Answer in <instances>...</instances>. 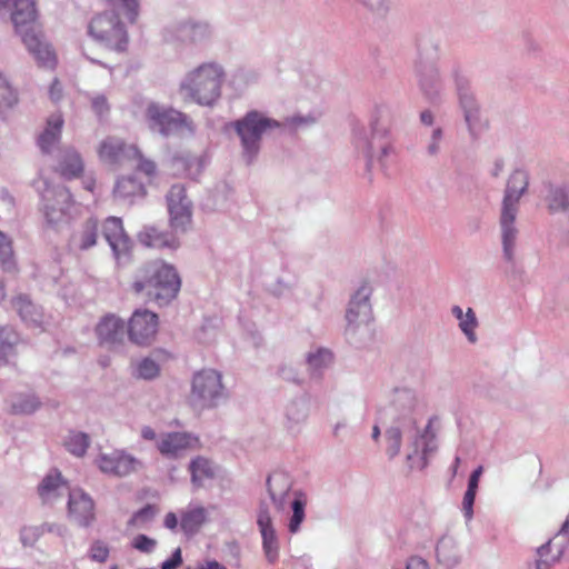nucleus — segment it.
I'll use <instances>...</instances> for the list:
<instances>
[{
	"instance_id": "f257e3e1",
	"label": "nucleus",
	"mask_w": 569,
	"mask_h": 569,
	"mask_svg": "<svg viewBox=\"0 0 569 569\" xmlns=\"http://www.w3.org/2000/svg\"><path fill=\"white\" fill-rule=\"evenodd\" d=\"M180 288L181 279L177 269L162 260H154L140 267L131 282L134 295L159 307L173 301Z\"/></svg>"
},
{
	"instance_id": "f03ea898",
	"label": "nucleus",
	"mask_w": 569,
	"mask_h": 569,
	"mask_svg": "<svg viewBox=\"0 0 569 569\" xmlns=\"http://www.w3.org/2000/svg\"><path fill=\"white\" fill-rule=\"evenodd\" d=\"M222 69L216 63H203L192 70L180 86L181 93L202 106H211L220 97Z\"/></svg>"
},
{
	"instance_id": "7ed1b4c3",
	"label": "nucleus",
	"mask_w": 569,
	"mask_h": 569,
	"mask_svg": "<svg viewBox=\"0 0 569 569\" xmlns=\"http://www.w3.org/2000/svg\"><path fill=\"white\" fill-rule=\"evenodd\" d=\"M527 187L528 177L523 171L517 170L510 176L502 202V212L500 218L503 251L508 260L512 259V249L517 234V230L513 227L517 214V204Z\"/></svg>"
},
{
	"instance_id": "20e7f679",
	"label": "nucleus",
	"mask_w": 569,
	"mask_h": 569,
	"mask_svg": "<svg viewBox=\"0 0 569 569\" xmlns=\"http://www.w3.org/2000/svg\"><path fill=\"white\" fill-rule=\"evenodd\" d=\"M278 121L258 111H250L243 118L233 122V128L240 138L242 158L250 164L260 151V141L267 130L278 128Z\"/></svg>"
},
{
	"instance_id": "39448f33",
	"label": "nucleus",
	"mask_w": 569,
	"mask_h": 569,
	"mask_svg": "<svg viewBox=\"0 0 569 569\" xmlns=\"http://www.w3.org/2000/svg\"><path fill=\"white\" fill-rule=\"evenodd\" d=\"M267 485L270 497L278 509H283L287 500H290L292 516L289 521V531L291 533L298 532L306 516V496L297 491L291 492L288 478L281 473L270 476L267 480Z\"/></svg>"
},
{
	"instance_id": "423d86ee",
	"label": "nucleus",
	"mask_w": 569,
	"mask_h": 569,
	"mask_svg": "<svg viewBox=\"0 0 569 569\" xmlns=\"http://www.w3.org/2000/svg\"><path fill=\"white\" fill-rule=\"evenodd\" d=\"M144 116L150 130L163 136L193 132V124L189 117L173 108H164L151 102L147 106Z\"/></svg>"
},
{
	"instance_id": "0eeeda50",
	"label": "nucleus",
	"mask_w": 569,
	"mask_h": 569,
	"mask_svg": "<svg viewBox=\"0 0 569 569\" xmlns=\"http://www.w3.org/2000/svg\"><path fill=\"white\" fill-rule=\"evenodd\" d=\"M89 34L108 48L122 51L128 43V34L119 16L103 12L94 16L88 27Z\"/></svg>"
},
{
	"instance_id": "6e6552de",
	"label": "nucleus",
	"mask_w": 569,
	"mask_h": 569,
	"mask_svg": "<svg viewBox=\"0 0 569 569\" xmlns=\"http://www.w3.org/2000/svg\"><path fill=\"white\" fill-rule=\"evenodd\" d=\"M169 224L173 231H186L192 221V202L187 196L186 187L172 184L166 196Z\"/></svg>"
},
{
	"instance_id": "1a4fd4ad",
	"label": "nucleus",
	"mask_w": 569,
	"mask_h": 569,
	"mask_svg": "<svg viewBox=\"0 0 569 569\" xmlns=\"http://www.w3.org/2000/svg\"><path fill=\"white\" fill-rule=\"evenodd\" d=\"M222 395V378L218 371L203 369L194 375L191 396L201 407H213Z\"/></svg>"
},
{
	"instance_id": "9d476101",
	"label": "nucleus",
	"mask_w": 569,
	"mask_h": 569,
	"mask_svg": "<svg viewBox=\"0 0 569 569\" xmlns=\"http://www.w3.org/2000/svg\"><path fill=\"white\" fill-rule=\"evenodd\" d=\"M42 202L46 221L49 226L54 227L69 218L73 197L64 187L47 189L42 194Z\"/></svg>"
},
{
	"instance_id": "9b49d317",
	"label": "nucleus",
	"mask_w": 569,
	"mask_h": 569,
	"mask_svg": "<svg viewBox=\"0 0 569 569\" xmlns=\"http://www.w3.org/2000/svg\"><path fill=\"white\" fill-rule=\"evenodd\" d=\"M158 315L147 310L137 309L128 321V337L139 346H149L158 332Z\"/></svg>"
},
{
	"instance_id": "f8f14e48",
	"label": "nucleus",
	"mask_w": 569,
	"mask_h": 569,
	"mask_svg": "<svg viewBox=\"0 0 569 569\" xmlns=\"http://www.w3.org/2000/svg\"><path fill=\"white\" fill-rule=\"evenodd\" d=\"M97 153L102 163L118 168L138 156V146L118 137H107L99 143Z\"/></svg>"
},
{
	"instance_id": "ddd939ff",
	"label": "nucleus",
	"mask_w": 569,
	"mask_h": 569,
	"mask_svg": "<svg viewBox=\"0 0 569 569\" xmlns=\"http://www.w3.org/2000/svg\"><path fill=\"white\" fill-rule=\"evenodd\" d=\"M22 41L40 67L47 69L56 68L57 54L52 47L43 39L42 34L37 33L32 29H28L22 34Z\"/></svg>"
},
{
	"instance_id": "4468645a",
	"label": "nucleus",
	"mask_w": 569,
	"mask_h": 569,
	"mask_svg": "<svg viewBox=\"0 0 569 569\" xmlns=\"http://www.w3.org/2000/svg\"><path fill=\"white\" fill-rule=\"evenodd\" d=\"M199 439L187 432H168L161 436L157 448L162 456L177 458L187 450L199 448Z\"/></svg>"
},
{
	"instance_id": "2eb2a0df",
	"label": "nucleus",
	"mask_w": 569,
	"mask_h": 569,
	"mask_svg": "<svg viewBox=\"0 0 569 569\" xmlns=\"http://www.w3.org/2000/svg\"><path fill=\"white\" fill-rule=\"evenodd\" d=\"M99 469L113 476H128L140 467V461L123 451L101 455L98 459Z\"/></svg>"
},
{
	"instance_id": "dca6fc26",
	"label": "nucleus",
	"mask_w": 569,
	"mask_h": 569,
	"mask_svg": "<svg viewBox=\"0 0 569 569\" xmlns=\"http://www.w3.org/2000/svg\"><path fill=\"white\" fill-rule=\"evenodd\" d=\"M68 512L79 526L88 527L96 518L94 502L83 491L74 490L69 495Z\"/></svg>"
},
{
	"instance_id": "f3484780",
	"label": "nucleus",
	"mask_w": 569,
	"mask_h": 569,
	"mask_svg": "<svg viewBox=\"0 0 569 569\" xmlns=\"http://www.w3.org/2000/svg\"><path fill=\"white\" fill-rule=\"evenodd\" d=\"M56 173L66 180H74L82 177L84 161L81 154L72 147L60 150L53 167Z\"/></svg>"
},
{
	"instance_id": "a211bd4d",
	"label": "nucleus",
	"mask_w": 569,
	"mask_h": 569,
	"mask_svg": "<svg viewBox=\"0 0 569 569\" xmlns=\"http://www.w3.org/2000/svg\"><path fill=\"white\" fill-rule=\"evenodd\" d=\"M102 234L117 257L130 250L131 241L120 218L108 217L102 223Z\"/></svg>"
},
{
	"instance_id": "6ab92c4d",
	"label": "nucleus",
	"mask_w": 569,
	"mask_h": 569,
	"mask_svg": "<svg viewBox=\"0 0 569 569\" xmlns=\"http://www.w3.org/2000/svg\"><path fill=\"white\" fill-rule=\"evenodd\" d=\"M371 289L363 284L361 286L356 295L352 297L349 308L347 310V321L349 325H361L368 323L371 319V306L369 303V297Z\"/></svg>"
},
{
	"instance_id": "aec40b11",
	"label": "nucleus",
	"mask_w": 569,
	"mask_h": 569,
	"mask_svg": "<svg viewBox=\"0 0 569 569\" xmlns=\"http://www.w3.org/2000/svg\"><path fill=\"white\" fill-rule=\"evenodd\" d=\"M257 523L262 536V545L266 557L269 562L273 563L278 558V539L272 519L267 508L261 507L258 513Z\"/></svg>"
},
{
	"instance_id": "412c9836",
	"label": "nucleus",
	"mask_w": 569,
	"mask_h": 569,
	"mask_svg": "<svg viewBox=\"0 0 569 569\" xmlns=\"http://www.w3.org/2000/svg\"><path fill=\"white\" fill-rule=\"evenodd\" d=\"M99 238V222L91 217L84 220L70 238V247L74 250H88L97 244Z\"/></svg>"
},
{
	"instance_id": "4be33fe9",
	"label": "nucleus",
	"mask_w": 569,
	"mask_h": 569,
	"mask_svg": "<svg viewBox=\"0 0 569 569\" xmlns=\"http://www.w3.org/2000/svg\"><path fill=\"white\" fill-rule=\"evenodd\" d=\"M124 325L114 316L107 315L97 325L96 332L101 345L112 346L122 340Z\"/></svg>"
},
{
	"instance_id": "5701e85b",
	"label": "nucleus",
	"mask_w": 569,
	"mask_h": 569,
	"mask_svg": "<svg viewBox=\"0 0 569 569\" xmlns=\"http://www.w3.org/2000/svg\"><path fill=\"white\" fill-rule=\"evenodd\" d=\"M63 127V119L60 113L51 114L47 120L43 132L38 138V146L43 153H50L59 142Z\"/></svg>"
},
{
	"instance_id": "b1692460",
	"label": "nucleus",
	"mask_w": 569,
	"mask_h": 569,
	"mask_svg": "<svg viewBox=\"0 0 569 569\" xmlns=\"http://www.w3.org/2000/svg\"><path fill=\"white\" fill-rule=\"evenodd\" d=\"M138 238L144 247L154 249L177 248L179 244L172 233L160 231L156 227H146Z\"/></svg>"
},
{
	"instance_id": "393cba45",
	"label": "nucleus",
	"mask_w": 569,
	"mask_h": 569,
	"mask_svg": "<svg viewBox=\"0 0 569 569\" xmlns=\"http://www.w3.org/2000/svg\"><path fill=\"white\" fill-rule=\"evenodd\" d=\"M207 520L208 515L204 507L190 505L180 515V528L186 535L192 536L201 529Z\"/></svg>"
},
{
	"instance_id": "a878e982",
	"label": "nucleus",
	"mask_w": 569,
	"mask_h": 569,
	"mask_svg": "<svg viewBox=\"0 0 569 569\" xmlns=\"http://www.w3.org/2000/svg\"><path fill=\"white\" fill-rule=\"evenodd\" d=\"M37 18V10L32 0H13V11L11 19L19 32L24 26L33 23Z\"/></svg>"
},
{
	"instance_id": "bb28decb",
	"label": "nucleus",
	"mask_w": 569,
	"mask_h": 569,
	"mask_svg": "<svg viewBox=\"0 0 569 569\" xmlns=\"http://www.w3.org/2000/svg\"><path fill=\"white\" fill-rule=\"evenodd\" d=\"M144 193V186L131 176L119 178L113 188V196L119 199H129Z\"/></svg>"
},
{
	"instance_id": "cd10ccee",
	"label": "nucleus",
	"mask_w": 569,
	"mask_h": 569,
	"mask_svg": "<svg viewBox=\"0 0 569 569\" xmlns=\"http://www.w3.org/2000/svg\"><path fill=\"white\" fill-rule=\"evenodd\" d=\"M191 481L194 486L201 487L203 481L214 476V469L210 460L197 457L190 463Z\"/></svg>"
},
{
	"instance_id": "c85d7f7f",
	"label": "nucleus",
	"mask_w": 569,
	"mask_h": 569,
	"mask_svg": "<svg viewBox=\"0 0 569 569\" xmlns=\"http://www.w3.org/2000/svg\"><path fill=\"white\" fill-rule=\"evenodd\" d=\"M64 487V481L59 472L48 475L38 488L39 496L43 502L50 501L59 495V490Z\"/></svg>"
},
{
	"instance_id": "c756f323",
	"label": "nucleus",
	"mask_w": 569,
	"mask_h": 569,
	"mask_svg": "<svg viewBox=\"0 0 569 569\" xmlns=\"http://www.w3.org/2000/svg\"><path fill=\"white\" fill-rule=\"evenodd\" d=\"M40 407V401L34 395L19 393L10 403L9 412L12 415H30Z\"/></svg>"
},
{
	"instance_id": "7c9ffc66",
	"label": "nucleus",
	"mask_w": 569,
	"mask_h": 569,
	"mask_svg": "<svg viewBox=\"0 0 569 569\" xmlns=\"http://www.w3.org/2000/svg\"><path fill=\"white\" fill-rule=\"evenodd\" d=\"M563 553L562 547H557L553 550L552 540L548 541L546 545L541 546L538 549V559L536 560L537 569H550L553 563H556Z\"/></svg>"
},
{
	"instance_id": "2f4dec72",
	"label": "nucleus",
	"mask_w": 569,
	"mask_h": 569,
	"mask_svg": "<svg viewBox=\"0 0 569 569\" xmlns=\"http://www.w3.org/2000/svg\"><path fill=\"white\" fill-rule=\"evenodd\" d=\"M436 553L438 561L446 567H452L458 562L457 549L450 538H442L438 541Z\"/></svg>"
},
{
	"instance_id": "473e14b6",
	"label": "nucleus",
	"mask_w": 569,
	"mask_h": 569,
	"mask_svg": "<svg viewBox=\"0 0 569 569\" xmlns=\"http://www.w3.org/2000/svg\"><path fill=\"white\" fill-rule=\"evenodd\" d=\"M452 313L459 319V327L462 332L467 336L470 342L476 341L475 329L477 327V319L475 312L471 308H468L466 315L463 316L462 309L458 306L452 308Z\"/></svg>"
},
{
	"instance_id": "72a5a7b5",
	"label": "nucleus",
	"mask_w": 569,
	"mask_h": 569,
	"mask_svg": "<svg viewBox=\"0 0 569 569\" xmlns=\"http://www.w3.org/2000/svg\"><path fill=\"white\" fill-rule=\"evenodd\" d=\"M0 263L4 271H14L16 261L11 239L0 231Z\"/></svg>"
},
{
	"instance_id": "f704fd0d",
	"label": "nucleus",
	"mask_w": 569,
	"mask_h": 569,
	"mask_svg": "<svg viewBox=\"0 0 569 569\" xmlns=\"http://www.w3.org/2000/svg\"><path fill=\"white\" fill-rule=\"evenodd\" d=\"M18 103V92L9 80L0 74V111L8 110Z\"/></svg>"
},
{
	"instance_id": "c9c22d12",
	"label": "nucleus",
	"mask_w": 569,
	"mask_h": 569,
	"mask_svg": "<svg viewBox=\"0 0 569 569\" xmlns=\"http://www.w3.org/2000/svg\"><path fill=\"white\" fill-rule=\"evenodd\" d=\"M64 446L69 452L81 457L89 447V437L82 432H71L64 441Z\"/></svg>"
},
{
	"instance_id": "e433bc0d",
	"label": "nucleus",
	"mask_w": 569,
	"mask_h": 569,
	"mask_svg": "<svg viewBox=\"0 0 569 569\" xmlns=\"http://www.w3.org/2000/svg\"><path fill=\"white\" fill-rule=\"evenodd\" d=\"M156 508L151 505L143 507L138 510L128 521L129 528H140L152 520L156 515Z\"/></svg>"
},
{
	"instance_id": "4c0bfd02",
	"label": "nucleus",
	"mask_w": 569,
	"mask_h": 569,
	"mask_svg": "<svg viewBox=\"0 0 569 569\" xmlns=\"http://www.w3.org/2000/svg\"><path fill=\"white\" fill-rule=\"evenodd\" d=\"M130 163H134L136 170L144 173L148 177H153L157 172L156 162L149 158H146L139 148L138 156L132 157Z\"/></svg>"
},
{
	"instance_id": "58836bf2",
	"label": "nucleus",
	"mask_w": 569,
	"mask_h": 569,
	"mask_svg": "<svg viewBox=\"0 0 569 569\" xmlns=\"http://www.w3.org/2000/svg\"><path fill=\"white\" fill-rule=\"evenodd\" d=\"M137 376L142 379H153L159 372V365L151 358L142 359L136 368Z\"/></svg>"
},
{
	"instance_id": "ea45409f",
	"label": "nucleus",
	"mask_w": 569,
	"mask_h": 569,
	"mask_svg": "<svg viewBox=\"0 0 569 569\" xmlns=\"http://www.w3.org/2000/svg\"><path fill=\"white\" fill-rule=\"evenodd\" d=\"M44 532V543H49L50 540L57 539L59 542H63L67 536L68 529L63 523H42Z\"/></svg>"
},
{
	"instance_id": "a19ab883",
	"label": "nucleus",
	"mask_w": 569,
	"mask_h": 569,
	"mask_svg": "<svg viewBox=\"0 0 569 569\" xmlns=\"http://www.w3.org/2000/svg\"><path fill=\"white\" fill-rule=\"evenodd\" d=\"M568 207V197L563 189L557 188L550 190L548 198V208L551 212L565 210Z\"/></svg>"
},
{
	"instance_id": "79ce46f5",
	"label": "nucleus",
	"mask_w": 569,
	"mask_h": 569,
	"mask_svg": "<svg viewBox=\"0 0 569 569\" xmlns=\"http://www.w3.org/2000/svg\"><path fill=\"white\" fill-rule=\"evenodd\" d=\"M44 537L43 525L27 526L21 530L20 538L24 546H34L40 538Z\"/></svg>"
},
{
	"instance_id": "37998d69",
	"label": "nucleus",
	"mask_w": 569,
	"mask_h": 569,
	"mask_svg": "<svg viewBox=\"0 0 569 569\" xmlns=\"http://www.w3.org/2000/svg\"><path fill=\"white\" fill-rule=\"evenodd\" d=\"M110 553L109 546L102 540H94L89 550V557L97 562H106Z\"/></svg>"
},
{
	"instance_id": "c03bdc74",
	"label": "nucleus",
	"mask_w": 569,
	"mask_h": 569,
	"mask_svg": "<svg viewBox=\"0 0 569 569\" xmlns=\"http://www.w3.org/2000/svg\"><path fill=\"white\" fill-rule=\"evenodd\" d=\"M401 438V431L399 428H391L387 431V452L390 457H395L400 451Z\"/></svg>"
},
{
	"instance_id": "a18cd8bd",
	"label": "nucleus",
	"mask_w": 569,
	"mask_h": 569,
	"mask_svg": "<svg viewBox=\"0 0 569 569\" xmlns=\"http://www.w3.org/2000/svg\"><path fill=\"white\" fill-rule=\"evenodd\" d=\"M108 4L121 9L131 21L138 16L137 0H104Z\"/></svg>"
},
{
	"instance_id": "49530a36",
	"label": "nucleus",
	"mask_w": 569,
	"mask_h": 569,
	"mask_svg": "<svg viewBox=\"0 0 569 569\" xmlns=\"http://www.w3.org/2000/svg\"><path fill=\"white\" fill-rule=\"evenodd\" d=\"M131 546L140 552L149 553L156 548L157 541L146 535H138L132 539Z\"/></svg>"
},
{
	"instance_id": "de8ad7c7",
	"label": "nucleus",
	"mask_w": 569,
	"mask_h": 569,
	"mask_svg": "<svg viewBox=\"0 0 569 569\" xmlns=\"http://www.w3.org/2000/svg\"><path fill=\"white\" fill-rule=\"evenodd\" d=\"M460 101L465 109L466 121L468 122L470 130L473 131L475 130L473 120L476 119L473 112L477 111L473 99L471 97L460 94Z\"/></svg>"
},
{
	"instance_id": "09e8293b",
	"label": "nucleus",
	"mask_w": 569,
	"mask_h": 569,
	"mask_svg": "<svg viewBox=\"0 0 569 569\" xmlns=\"http://www.w3.org/2000/svg\"><path fill=\"white\" fill-rule=\"evenodd\" d=\"M332 361V353L329 350L321 349L315 355H310L308 358L309 365L318 369L322 366H326Z\"/></svg>"
},
{
	"instance_id": "8fccbe9b",
	"label": "nucleus",
	"mask_w": 569,
	"mask_h": 569,
	"mask_svg": "<svg viewBox=\"0 0 569 569\" xmlns=\"http://www.w3.org/2000/svg\"><path fill=\"white\" fill-rule=\"evenodd\" d=\"M13 308L19 312L22 319H27L34 309L33 305L26 297L19 296L12 301Z\"/></svg>"
},
{
	"instance_id": "3c124183",
	"label": "nucleus",
	"mask_w": 569,
	"mask_h": 569,
	"mask_svg": "<svg viewBox=\"0 0 569 569\" xmlns=\"http://www.w3.org/2000/svg\"><path fill=\"white\" fill-rule=\"evenodd\" d=\"M92 109L99 117L106 114L109 111L108 100L104 96H97L92 99Z\"/></svg>"
},
{
	"instance_id": "603ef678",
	"label": "nucleus",
	"mask_w": 569,
	"mask_h": 569,
	"mask_svg": "<svg viewBox=\"0 0 569 569\" xmlns=\"http://www.w3.org/2000/svg\"><path fill=\"white\" fill-rule=\"evenodd\" d=\"M182 563L181 549L177 548L172 556L162 562L161 569H177Z\"/></svg>"
},
{
	"instance_id": "864d4df0",
	"label": "nucleus",
	"mask_w": 569,
	"mask_h": 569,
	"mask_svg": "<svg viewBox=\"0 0 569 569\" xmlns=\"http://www.w3.org/2000/svg\"><path fill=\"white\" fill-rule=\"evenodd\" d=\"M63 93L62 84L58 79H54L49 88V98L53 102L61 100Z\"/></svg>"
},
{
	"instance_id": "5fc2aeb1",
	"label": "nucleus",
	"mask_w": 569,
	"mask_h": 569,
	"mask_svg": "<svg viewBox=\"0 0 569 569\" xmlns=\"http://www.w3.org/2000/svg\"><path fill=\"white\" fill-rule=\"evenodd\" d=\"M476 493H477V491L469 490V489H467V491L465 493L462 505H463V510H465L467 517H470L472 513V507L475 503Z\"/></svg>"
},
{
	"instance_id": "6e6d98bb",
	"label": "nucleus",
	"mask_w": 569,
	"mask_h": 569,
	"mask_svg": "<svg viewBox=\"0 0 569 569\" xmlns=\"http://www.w3.org/2000/svg\"><path fill=\"white\" fill-rule=\"evenodd\" d=\"M13 352V347L11 343L0 345V366L7 365L9 362V357Z\"/></svg>"
},
{
	"instance_id": "4d7b16f0",
	"label": "nucleus",
	"mask_w": 569,
	"mask_h": 569,
	"mask_svg": "<svg viewBox=\"0 0 569 569\" xmlns=\"http://www.w3.org/2000/svg\"><path fill=\"white\" fill-rule=\"evenodd\" d=\"M407 569H429V565L420 557H411L407 562Z\"/></svg>"
},
{
	"instance_id": "13d9d810",
	"label": "nucleus",
	"mask_w": 569,
	"mask_h": 569,
	"mask_svg": "<svg viewBox=\"0 0 569 569\" xmlns=\"http://www.w3.org/2000/svg\"><path fill=\"white\" fill-rule=\"evenodd\" d=\"M163 525L170 530H174L178 527V517L174 512H168L164 517Z\"/></svg>"
},
{
	"instance_id": "bf43d9fd",
	"label": "nucleus",
	"mask_w": 569,
	"mask_h": 569,
	"mask_svg": "<svg viewBox=\"0 0 569 569\" xmlns=\"http://www.w3.org/2000/svg\"><path fill=\"white\" fill-rule=\"evenodd\" d=\"M196 569H227V568L216 560H209L203 563H199Z\"/></svg>"
},
{
	"instance_id": "052dcab7",
	"label": "nucleus",
	"mask_w": 569,
	"mask_h": 569,
	"mask_svg": "<svg viewBox=\"0 0 569 569\" xmlns=\"http://www.w3.org/2000/svg\"><path fill=\"white\" fill-rule=\"evenodd\" d=\"M141 436L146 440H153L156 439V432L151 427H143L141 430Z\"/></svg>"
},
{
	"instance_id": "680f3d73",
	"label": "nucleus",
	"mask_w": 569,
	"mask_h": 569,
	"mask_svg": "<svg viewBox=\"0 0 569 569\" xmlns=\"http://www.w3.org/2000/svg\"><path fill=\"white\" fill-rule=\"evenodd\" d=\"M83 187L86 190L93 192L96 188V179L94 178H88L83 181Z\"/></svg>"
},
{
	"instance_id": "e2e57ef3",
	"label": "nucleus",
	"mask_w": 569,
	"mask_h": 569,
	"mask_svg": "<svg viewBox=\"0 0 569 569\" xmlns=\"http://www.w3.org/2000/svg\"><path fill=\"white\" fill-rule=\"evenodd\" d=\"M421 118V121L425 123V124H428L430 126L432 123V114L430 111H423L420 116Z\"/></svg>"
},
{
	"instance_id": "0e129e2a",
	"label": "nucleus",
	"mask_w": 569,
	"mask_h": 569,
	"mask_svg": "<svg viewBox=\"0 0 569 569\" xmlns=\"http://www.w3.org/2000/svg\"><path fill=\"white\" fill-rule=\"evenodd\" d=\"M478 483H479V480L476 479V477H471L469 478V483H468V489L469 490H475L477 491L478 489Z\"/></svg>"
},
{
	"instance_id": "69168bd1",
	"label": "nucleus",
	"mask_w": 569,
	"mask_h": 569,
	"mask_svg": "<svg viewBox=\"0 0 569 569\" xmlns=\"http://www.w3.org/2000/svg\"><path fill=\"white\" fill-rule=\"evenodd\" d=\"M481 473H482V467H478L472 473H471V477H476V479H480L481 477Z\"/></svg>"
},
{
	"instance_id": "338daca9",
	"label": "nucleus",
	"mask_w": 569,
	"mask_h": 569,
	"mask_svg": "<svg viewBox=\"0 0 569 569\" xmlns=\"http://www.w3.org/2000/svg\"><path fill=\"white\" fill-rule=\"evenodd\" d=\"M6 298V289H4V283L2 282V280L0 279V301L3 300Z\"/></svg>"
},
{
	"instance_id": "774afa93",
	"label": "nucleus",
	"mask_w": 569,
	"mask_h": 569,
	"mask_svg": "<svg viewBox=\"0 0 569 569\" xmlns=\"http://www.w3.org/2000/svg\"><path fill=\"white\" fill-rule=\"evenodd\" d=\"M379 435H380L379 427H378V426H375V427H373V430H372V437H373L375 439H377V438L379 437Z\"/></svg>"
}]
</instances>
